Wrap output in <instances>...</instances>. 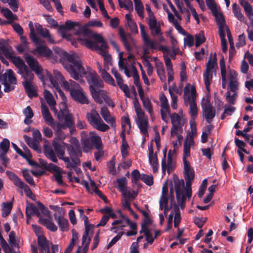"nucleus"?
Masks as SVG:
<instances>
[{
    "label": "nucleus",
    "mask_w": 253,
    "mask_h": 253,
    "mask_svg": "<svg viewBox=\"0 0 253 253\" xmlns=\"http://www.w3.org/2000/svg\"><path fill=\"white\" fill-rule=\"evenodd\" d=\"M148 150L149 161L150 164L152 166L153 172L154 173H156L158 171L159 168V164L157 156L156 153H154L152 145H151L149 147Z\"/></svg>",
    "instance_id": "nucleus-36"
},
{
    "label": "nucleus",
    "mask_w": 253,
    "mask_h": 253,
    "mask_svg": "<svg viewBox=\"0 0 253 253\" xmlns=\"http://www.w3.org/2000/svg\"><path fill=\"white\" fill-rule=\"evenodd\" d=\"M174 196L173 192V188H170L169 192V187L167 182H165L162 187V195L161 196L159 205L161 210H164V214H159L160 224L163 225L165 220V216L167 214L168 211L171 208L174 204Z\"/></svg>",
    "instance_id": "nucleus-5"
},
{
    "label": "nucleus",
    "mask_w": 253,
    "mask_h": 253,
    "mask_svg": "<svg viewBox=\"0 0 253 253\" xmlns=\"http://www.w3.org/2000/svg\"><path fill=\"white\" fill-rule=\"evenodd\" d=\"M3 16L9 20H14L18 19L17 16L14 15L11 11L7 8H2L0 11Z\"/></svg>",
    "instance_id": "nucleus-60"
},
{
    "label": "nucleus",
    "mask_w": 253,
    "mask_h": 253,
    "mask_svg": "<svg viewBox=\"0 0 253 253\" xmlns=\"http://www.w3.org/2000/svg\"><path fill=\"white\" fill-rule=\"evenodd\" d=\"M4 3H8L11 9L16 12L18 10L19 5V0H0Z\"/></svg>",
    "instance_id": "nucleus-59"
},
{
    "label": "nucleus",
    "mask_w": 253,
    "mask_h": 253,
    "mask_svg": "<svg viewBox=\"0 0 253 253\" xmlns=\"http://www.w3.org/2000/svg\"><path fill=\"white\" fill-rule=\"evenodd\" d=\"M117 182L118 184V189L121 193L127 188L126 187L127 179L126 177L119 178L117 180Z\"/></svg>",
    "instance_id": "nucleus-62"
},
{
    "label": "nucleus",
    "mask_w": 253,
    "mask_h": 253,
    "mask_svg": "<svg viewBox=\"0 0 253 253\" xmlns=\"http://www.w3.org/2000/svg\"><path fill=\"white\" fill-rule=\"evenodd\" d=\"M212 14L215 17L218 26L226 24L225 20L223 15L221 12L220 8L216 10L215 12H212Z\"/></svg>",
    "instance_id": "nucleus-58"
},
{
    "label": "nucleus",
    "mask_w": 253,
    "mask_h": 253,
    "mask_svg": "<svg viewBox=\"0 0 253 253\" xmlns=\"http://www.w3.org/2000/svg\"><path fill=\"white\" fill-rule=\"evenodd\" d=\"M6 174L15 186L21 189H23L26 196L31 199H33L34 196L31 190L20 178L13 172L8 170L6 171Z\"/></svg>",
    "instance_id": "nucleus-17"
},
{
    "label": "nucleus",
    "mask_w": 253,
    "mask_h": 253,
    "mask_svg": "<svg viewBox=\"0 0 253 253\" xmlns=\"http://www.w3.org/2000/svg\"><path fill=\"white\" fill-rule=\"evenodd\" d=\"M169 117L172 124L170 137L173 138L176 137L177 141L180 142L183 138L181 133L183 131V126L187 123V119L185 116L177 115L176 113L171 114Z\"/></svg>",
    "instance_id": "nucleus-8"
},
{
    "label": "nucleus",
    "mask_w": 253,
    "mask_h": 253,
    "mask_svg": "<svg viewBox=\"0 0 253 253\" xmlns=\"http://www.w3.org/2000/svg\"><path fill=\"white\" fill-rule=\"evenodd\" d=\"M237 90H235V91H231V90L230 89V90H228L227 92V94L226 96V100L229 104H235L237 96Z\"/></svg>",
    "instance_id": "nucleus-57"
},
{
    "label": "nucleus",
    "mask_w": 253,
    "mask_h": 253,
    "mask_svg": "<svg viewBox=\"0 0 253 253\" xmlns=\"http://www.w3.org/2000/svg\"><path fill=\"white\" fill-rule=\"evenodd\" d=\"M97 65L101 76L105 81V82L111 85L115 86L116 84L114 80L112 78L110 75L105 70V69L102 68L101 65L99 63H97Z\"/></svg>",
    "instance_id": "nucleus-38"
},
{
    "label": "nucleus",
    "mask_w": 253,
    "mask_h": 253,
    "mask_svg": "<svg viewBox=\"0 0 253 253\" xmlns=\"http://www.w3.org/2000/svg\"><path fill=\"white\" fill-rule=\"evenodd\" d=\"M39 222L45 226L48 230L54 232L57 230V227L51 220V218L46 219L40 217L39 220Z\"/></svg>",
    "instance_id": "nucleus-43"
},
{
    "label": "nucleus",
    "mask_w": 253,
    "mask_h": 253,
    "mask_svg": "<svg viewBox=\"0 0 253 253\" xmlns=\"http://www.w3.org/2000/svg\"><path fill=\"white\" fill-rule=\"evenodd\" d=\"M86 75V79L89 84L90 91L92 89L96 88H102L103 87V83L100 79L97 73L91 69L90 67L86 68V71L84 70V74L79 76L81 77L84 75Z\"/></svg>",
    "instance_id": "nucleus-14"
},
{
    "label": "nucleus",
    "mask_w": 253,
    "mask_h": 253,
    "mask_svg": "<svg viewBox=\"0 0 253 253\" xmlns=\"http://www.w3.org/2000/svg\"><path fill=\"white\" fill-rule=\"evenodd\" d=\"M38 244L40 253H55L58 250V247L56 245H52L50 250L51 244L43 235H39Z\"/></svg>",
    "instance_id": "nucleus-21"
},
{
    "label": "nucleus",
    "mask_w": 253,
    "mask_h": 253,
    "mask_svg": "<svg viewBox=\"0 0 253 253\" xmlns=\"http://www.w3.org/2000/svg\"><path fill=\"white\" fill-rule=\"evenodd\" d=\"M213 126L212 125H209L204 127V131L201 135V142L203 143H206L208 138L209 135L211 134V131L213 129Z\"/></svg>",
    "instance_id": "nucleus-52"
},
{
    "label": "nucleus",
    "mask_w": 253,
    "mask_h": 253,
    "mask_svg": "<svg viewBox=\"0 0 253 253\" xmlns=\"http://www.w3.org/2000/svg\"><path fill=\"white\" fill-rule=\"evenodd\" d=\"M232 7L233 12L235 17L237 18L238 20L240 21H243L244 19V16L243 14L241 13L239 7L237 5L236 3H234L232 5Z\"/></svg>",
    "instance_id": "nucleus-63"
},
{
    "label": "nucleus",
    "mask_w": 253,
    "mask_h": 253,
    "mask_svg": "<svg viewBox=\"0 0 253 253\" xmlns=\"http://www.w3.org/2000/svg\"><path fill=\"white\" fill-rule=\"evenodd\" d=\"M192 1H193V0H184V1L186 7L189 8V9L191 10L192 15H193L194 19L196 21L197 23L199 24L200 23V19L199 17V15L197 14L195 8L192 6V5L191 3Z\"/></svg>",
    "instance_id": "nucleus-54"
},
{
    "label": "nucleus",
    "mask_w": 253,
    "mask_h": 253,
    "mask_svg": "<svg viewBox=\"0 0 253 253\" xmlns=\"http://www.w3.org/2000/svg\"><path fill=\"white\" fill-rule=\"evenodd\" d=\"M63 87L70 91L72 97L81 104H88V100L85 93L78 84L70 80L69 82L63 83Z\"/></svg>",
    "instance_id": "nucleus-9"
},
{
    "label": "nucleus",
    "mask_w": 253,
    "mask_h": 253,
    "mask_svg": "<svg viewBox=\"0 0 253 253\" xmlns=\"http://www.w3.org/2000/svg\"><path fill=\"white\" fill-rule=\"evenodd\" d=\"M12 62L19 69L18 73L25 69L27 67L24 62L19 57H12Z\"/></svg>",
    "instance_id": "nucleus-55"
},
{
    "label": "nucleus",
    "mask_w": 253,
    "mask_h": 253,
    "mask_svg": "<svg viewBox=\"0 0 253 253\" xmlns=\"http://www.w3.org/2000/svg\"><path fill=\"white\" fill-rule=\"evenodd\" d=\"M67 101H62L59 106L60 111L57 114V118L60 121L64 120V123L60 122L54 123V122L51 126L54 131L62 130L68 127L72 133L73 130L72 127L74 125V121L71 114L69 113L67 109Z\"/></svg>",
    "instance_id": "nucleus-6"
},
{
    "label": "nucleus",
    "mask_w": 253,
    "mask_h": 253,
    "mask_svg": "<svg viewBox=\"0 0 253 253\" xmlns=\"http://www.w3.org/2000/svg\"><path fill=\"white\" fill-rule=\"evenodd\" d=\"M86 117L89 124L98 130L105 132L110 128L101 118L99 113L95 109H92L87 112Z\"/></svg>",
    "instance_id": "nucleus-12"
},
{
    "label": "nucleus",
    "mask_w": 253,
    "mask_h": 253,
    "mask_svg": "<svg viewBox=\"0 0 253 253\" xmlns=\"http://www.w3.org/2000/svg\"><path fill=\"white\" fill-rule=\"evenodd\" d=\"M72 237L70 244L64 251V253H70L72 251L75 244L78 242L79 239L78 233L75 230H72Z\"/></svg>",
    "instance_id": "nucleus-42"
},
{
    "label": "nucleus",
    "mask_w": 253,
    "mask_h": 253,
    "mask_svg": "<svg viewBox=\"0 0 253 253\" xmlns=\"http://www.w3.org/2000/svg\"><path fill=\"white\" fill-rule=\"evenodd\" d=\"M53 50L49 59L53 62H61L72 78L78 80L80 76L84 74V68L77 54H69L57 46L53 47Z\"/></svg>",
    "instance_id": "nucleus-2"
},
{
    "label": "nucleus",
    "mask_w": 253,
    "mask_h": 253,
    "mask_svg": "<svg viewBox=\"0 0 253 253\" xmlns=\"http://www.w3.org/2000/svg\"><path fill=\"white\" fill-rule=\"evenodd\" d=\"M85 230L82 237V246H79L76 253H86L88 250V245L90 241V237L89 234L92 233V225L87 223H84Z\"/></svg>",
    "instance_id": "nucleus-20"
},
{
    "label": "nucleus",
    "mask_w": 253,
    "mask_h": 253,
    "mask_svg": "<svg viewBox=\"0 0 253 253\" xmlns=\"http://www.w3.org/2000/svg\"><path fill=\"white\" fill-rule=\"evenodd\" d=\"M189 104V111L191 119H196L198 115L197 107L195 101H191L187 102Z\"/></svg>",
    "instance_id": "nucleus-56"
},
{
    "label": "nucleus",
    "mask_w": 253,
    "mask_h": 253,
    "mask_svg": "<svg viewBox=\"0 0 253 253\" xmlns=\"http://www.w3.org/2000/svg\"><path fill=\"white\" fill-rule=\"evenodd\" d=\"M23 85L30 97H32L37 95L36 89L32 84V83H23Z\"/></svg>",
    "instance_id": "nucleus-48"
},
{
    "label": "nucleus",
    "mask_w": 253,
    "mask_h": 253,
    "mask_svg": "<svg viewBox=\"0 0 253 253\" xmlns=\"http://www.w3.org/2000/svg\"><path fill=\"white\" fill-rule=\"evenodd\" d=\"M79 40L82 44L85 45L91 50L96 51L101 55L104 60L105 68L109 69L112 65V58L107 51V43L102 36L98 34H94L91 31L82 30Z\"/></svg>",
    "instance_id": "nucleus-3"
},
{
    "label": "nucleus",
    "mask_w": 253,
    "mask_h": 253,
    "mask_svg": "<svg viewBox=\"0 0 253 253\" xmlns=\"http://www.w3.org/2000/svg\"><path fill=\"white\" fill-rule=\"evenodd\" d=\"M112 225L113 227L111 228V230L114 233H117L118 231L117 229H119L123 231L124 228L127 225L129 226L132 230L136 231L137 229L136 224L134 222H131L125 215H122L121 219L115 220L112 223Z\"/></svg>",
    "instance_id": "nucleus-16"
},
{
    "label": "nucleus",
    "mask_w": 253,
    "mask_h": 253,
    "mask_svg": "<svg viewBox=\"0 0 253 253\" xmlns=\"http://www.w3.org/2000/svg\"><path fill=\"white\" fill-rule=\"evenodd\" d=\"M43 96L44 99L50 106V109L54 111L55 114H57V110L54 107L56 102L52 94L46 89H45L43 91Z\"/></svg>",
    "instance_id": "nucleus-39"
},
{
    "label": "nucleus",
    "mask_w": 253,
    "mask_h": 253,
    "mask_svg": "<svg viewBox=\"0 0 253 253\" xmlns=\"http://www.w3.org/2000/svg\"><path fill=\"white\" fill-rule=\"evenodd\" d=\"M3 55L6 58H11L13 55V50L11 47L4 40H0V58Z\"/></svg>",
    "instance_id": "nucleus-34"
},
{
    "label": "nucleus",
    "mask_w": 253,
    "mask_h": 253,
    "mask_svg": "<svg viewBox=\"0 0 253 253\" xmlns=\"http://www.w3.org/2000/svg\"><path fill=\"white\" fill-rule=\"evenodd\" d=\"M143 42L145 45L151 49L162 51L164 54V60L166 59V58L169 57V48L168 47L162 45L156 41L149 38Z\"/></svg>",
    "instance_id": "nucleus-22"
},
{
    "label": "nucleus",
    "mask_w": 253,
    "mask_h": 253,
    "mask_svg": "<svg viewBox=\"0 0 253 253\" xmlns=\"http://www.w3.org/2000/svg\"><path fill=\"white\" fill-rule=\"evenodd\" d=\"M48 78L50 82L51 87L55 89L54 91H56L59 93L62 101H67L66 97L60 89L59 85L60 84H62L63 86V83L67 82L64 80V77L57 70H54L52 75L48 74Z\"/></svg>",
    "instance_id": "nucleus-13"
},
{
    "label": "nucleus",
    "mask_w": 253,
    "mask_h": 253,
    "mask_svg": "<svg viewBox=\"0 0 253 253\" xmlns=\"http://www.w3.org/2000/svg\"><path fill=\"white\" fill-rule=\"evenodd\" d=\"M100 114L103 120L108 124L111 127L115 128L116 126L115 117L111 114L108 108L106 107L101 108L100 110Z\"/></svg>",
    "instance_id": "nucleus-33"
},
{
    "label": "nucleus",
    "mask_w": 253,
    "mask_h": 253,
    "mask_svg": "<svg viewBox=\"0 0 253 253\" xmlns=\"http://www.w3.org/2000/svg\"><path fill=\"white\" fill-rule=\"evenodd\" d=\"M26 213L27 216H30L32 215L35 214L38 217H41V212L39 208H38L33 205H30L26 207Z\"/></svg>",
    "instance_id": "nucleus-49"
},
{
    "label": "nucleus",
    "mask_w": 253,
    "mask_h": 253,
    "mask_svg": "<svg viewBox=\"0 0 253 253\" xmlns=\"http://www.w3.org/2000/svg\"><path fill=\"white\" fill-rule=\"evenodd\" d=\"M197 134V130H191L187 132V137L183 145V152H185L186 155L190 153L191 147L194 145V137Z\"/></svg>",
    "instance_id": "nucleus-31"
},
{
    "label": "nucleus",
    "mask_w": 253,
    "mask_h": 253,
    "mask_svg": "<svg viewBox=\"0 0 253 253\" xmlns=\"http://www.w3.org/2000/svg\"><path fill=\"white\" fill-rule=\"evenodd\" d=\"M0 81L4 85V91L8 92L14 89L13 85L17 84V80L13 71L9 69L0 76Z\"/></svg>",
    "instance_id": "nucleus-15"
},
{
    "label": "nucleus",
    "mask_w": 253,
    "mask_h": 253,
    "mask_svg": "<svg viewBox=\"0 0 253 253\" xmlns=\"http://www.w3.org/2000/svg\"><path fill=\"white\" fill-rule=\"evenodd\" d=\"M143 107L146 111L149 114L151 119L153 120L154 119V114L151 101L149 98L143 99L142 101Z\"/></svg>",
    "instance_id": "nucleus-44"
},
{
    "label": "nucleus",
    "mask_w": 253,
    "mask_h": 253,
    "mask_svg": "<svg viewBox=\"0 0 253 253\" xmlns=\"http://www.w3.org/2000/svg\"><path fill=\"white\" fill-rule=\"evenodd\" d=\"M240 3L244 8L248 17L253 16V9L252 5L246 0H240Z\"/></svg>",
    "instance_id": "nucleus-51"
},
{
    "label": "nucleus",
    "mask_w": 253,
    "mask_h": 253,
    "mask_svg": "<svg viewBox=\"0 0 253 253\" xmlns=\"http://www.w3.org/2000/svg\"><path fill=\"white\" fill-rule=\"evenodd\" d=\"M20 75H22V77L24 78V81L23 83H31L32 81L33 80L34 78V74L32 72V71H30L28 67H27L26 69L22 70L21 72L19 73Z\"/></svg>",
    "instance_id": "nucleus-45"
},
{
    "label": "nucleus",
    "mask_w": 253,
    "mask_h": 253,
    "mask_svg": "<svg viewBox=\"0 0 253 253\" xmlns=\"http://www.w3.org/2000/svg\"><path fill=\"white\" fill-rule=\"evenodd\" d=\"M76 26H78L79 29V31L77 33V35H78L79 37L77 39L79 42H80V43L82 44L81 42L79 40V37H80V35L82 34V30H88L84 28L80 27L77 23L72 22L70 20L67 21L65 25H61L58 29V32L61 35L62 37L64 38H66L69 39L70 38V35L68 34L69 30H70L72 29H75ZM89 31H90L89 30Z\"/></svg>",
    "instance_id": "nucleus-18"
},
{
    "label": "nucleus",
    "mask_w": 253,
    "mask_h": 253,
    "mask_svg": "<svg viewBox=\"0 0 253 253\" xmlns=\"http://www.w3.org/2000/svg\"><path fill=\"white\" fill-rule=\"evenodd\" d=\"M167 150L165 149L164 151V159L162 161V168L163 172H165L166 170L168 173L170 172L175 167V163L173 158H170V156H168L167 164L166 163V155Z\"/></svg>",
    "instance_id": "nucleus-35"
},
{
    "label": "nucleus",
    "mask_w": 253,
    "mask_h": 253,
    "mask_svg": "<svg viewBox=\"0 0 253 253\" xmlns=\"http://www.w3.org/2000/svg\"><path fill=\"white\" fill-rule=\"evenodd\" d=\"M184 96L185 102L195 101L197 96L195 86L187 84L184 88Z\"/></svg>",
    "instance_id": "nucleus-32"
},
{
    "label": "nucleus",
    "mask_w": 253,
    "mask_h": 253,
    "mask_svg": "<svg viewBox=\"0 0 253 253\" xmlns=\"http://www.w3.org/2000/svg\"><path fill=\"white\" fill-rule=\"evenodd\" d=\"M224 70L223 73L221 72L222 79H223V75H224L225 79L229 82V88L231 91L238 90L239 84L236 72L229 67L224 69Z\"/></svg>",
    "instance_id": "nucleus-19"
},
{
    "label": "nucleus",
    "mask_w": 253,
    "mask_h": 253,
    "mask_svg": "<svg viewBox=\"0 0 253 253\" xmlns=\"http://www.w3.org/2000/svg\"><path fill=\"white\" fill-rule=\"evenodd\" d=\"M129 148L128 145L125 138L122 140V144L121 147V151L122 157L125 158L128 155V149Z\"/></svg>",
    "instance_id": "nucleus-64"
},
{
    "label": "nucleus",
    "mask_w": 253,
    "mask_h": 253,
    "mask_svg": "<svg viewBox=\"0 0 253 253\" xmlns=\"http://www.w3.org/2000/svg\"><path fill=\"white\" fill-rule=\"evenodd\" d=\"M203 116L209 124L212 122L213 118L215 116V110L209 102H206L202 105Z\"/></svg>",
    "instance_id": "nucleus-25"
},
{
    "label": "nucleus",
    "mask_w": 253,
    "mask_h": 253,
    "mask_svg": "<svg viewBox=\"0 0 253 253\" xmlns=\"http://www.w3.org/2000/svg\"><path fill=\"white\" fill-rule=\"evenodd\" d=\"M25 60L30 68L39 76L41 80L44 81L42 75L43 69L38 60L30 55L25 56Z\"/></svg>",
    "instance_id": "nucleus-23"
},
{
    "label": "nucleus",
    "mask_w": 253,
    "mask_h": 253,
    "mask_svg": "<svg viewBox=\"0 0 253 253\" xmlns=\"http://www.w3.org/2000/svg\"><path fill=\"white\" fill-rule=\"evenodd\" d=\"M100 88L92 89L91 94L94 101L99 104L103 103V99L107 95V92L104 90L100 89Z\"/></svg>",
    "instance_id": "nucleus-37"
},
{
    "label": "nucleus",
    "mask_w": 253,
    "mask_h": 253,
    "mask_svg": "<svg viewBox=\"0 0 253 253\" xmlns=\"http://www.w3.org/2000/svg\"><path fill=\"white\" fill-rule=\"evenodd\" d=\"M153 36H161L162 35L161 25L156 17L146 20Z\"/></svg>",
    "instance_id": "nucleus-27"
},
{
    "label": "nucleus",
    "mask_w": 253,
    "mask_h": 253,
    "mask_svg": "<svg viewBox=\"0 0 253 253\" xmlns=\"http://www.w3.org/2000/svg\"><path fill=\"white\" fill-rule=\"evenodd\" d=\"M133 103L136 115L135 117V122L141 133L145 138V137L148 136V130L150 128L148 117L145 115L144 111L142 109L136 98L133 99Z\"/></svg>",
    "instance_id": "nucleus-7"
},
{
    "label": "nucleus",
    "mask_w": 253,
    "mask_h": 253,
    "mask_svg": "<svg viewBox=\"0 0 253 253\" xmlns=\"http://www.w3.org/2000/svg\"><path fill=\"white\" fill-rule=\"evenodd\" d=\"M42 113L45 123L49 126L52 125L53 122V119L47 107L43 105L42 103Z\"/></svg>",
    "instance_id": "nucleus-40"
},
{
    "label": "nucleus",
    "mask_w": 253,
    "mask_h": 253,
    "mask_svg": "<svg viewBox=\"0 0 253 253\" xmlns=\"http://www.w3.org/2000/svg\"><path fill=\"white\" fill-rule=\"evenodd\" d=\"M124 52H120L119 53V68L120 70L124 71L125 74L127 77H133L134 84L138 88L139 86L141 85L139 82L137 69L135 66L134 56L130 54L126 58H124Z\"/></svg>",
    "instance_id": "nucleus-4"
},
{
    "label": "nucleus",
    "mask_w": 253,
    "mask_h": 253,
    "mask_svg": "<svg viewBox=\"0 0 253 253\" xmlns=\"http://www.w3.org/2000/svg\"><path fill=\"white\" fill-rule=\"evenodd\" d=\"M43 42H44L40 39L39 42L37 44L35 43L36 48L32 51V53L40 56H45L49 59V56L51 55V50L46 46L42 45Z\"/></svg>",
    "instance_id": "nucleus-26"
},
{
    "label": "nucleus",
    "mask_w": 253,
    "mask_h": 253,
    "mask_svg": "<svg viewBox=\"0 0 253 253\" xmlns=\"http://www.w3.org/2000/svg\"><path fill=\"white\" fill-rule=\"evenodd\" d=\"M134 3L135 10L137 15L141 18L144 17V6L141 0H133Z\"/></svg>",
    "instance_id": "nucleus-47"
},
{
    "label": "nucleus",
    "mask_w": 253,
    "mask_h": 253,
    "mask_svg": "<svg viewBox=\"0 0 253 253\" xmlns=\"http://www.w3.org/2000/svg\"><path fill=\"white\" fill-rule=\"evenodd\" d=\"M122 194L125 199L131 201L136 198L138 195V192L127 188Z\"/></svg>",
    "instance_id": "nucleus-50"
},
{
    "label": "nucleus",
    "mask_w": 253,
    "mask_h": 253,
    "mask_svg": "<svg viewBox=\"0 0 253 253\" xmlns=\"http://www.w3.org/2000/svg\"><path fill=\"white\" fill-rule=\"evenodd\" d=\"M44 152L47 158L51 160L54 163H57L58 160L56 155L50 146H46L44 148Z\"/></svg>",
    "instance_id": "nucleus-53"
},
{
    "label": "nucleus",
    "mask_w": 253,
    "mask_h": 253,
    "mask_svg": "<svg viewBox=\"0 0 253 253\" xmlns=\"http://www.w3.org/2000/svg\"><path fill=\"white\" fill-rule=\"evenodd\" d=\"M164 60L168 74V83H170L173 80L172 63L169 57L166 58V59Z\"/></svg>",
    "instance_id": "nucleus-41"
},
{
    "label": "nucleus",
    "mask_w": 253,
    "mask_h": 253,
    "mask_svg": "<svg viewBox=\"0 0 253 253\" xmlns=\"http://www.w3.org/2000/svg\"><path fill=\"white\" fill-rule=\"evenodd\" d=\"M55 220L57 221L58 226L62 231H67L68 230V221L63 216L60 215L57 217H55Z\"/></svg>",
    "instance_id": "nucleus-46"
},
{
    "label": "nucleus",
    "mask_w": 253,
    "mask_h": 253,
    "mask_svg": "<svg viewBox=\"0 0 253 253\" xmlns=\"http://www.w3.org/2000/svg\"><path fill=\"white\" fill-rule=\"evenodd\" d=\"M190 156V153H188L186 155L185 152H183V161L186 186H184V181L183 179L176 177L174 178L173 185H172L170 187L173 188V191L174 190L177 203L181 209L185 207L186 198H190L192 196L191 185L192 181L194 178V171L187 160Z\"/></svg>",
    "instance_id": "nucleus-1"
},
{
    "label": "nucleus",
    "mask_w": 253,
    "mask_h": 253,
    "mask_svg": "<svg viewBox=\"0 0 253 253\" xmlns=\"http://www.w3.org/2000/svg\"><path fill=\"white\" fill-rule=\"evenodd\" d=\"M151 59L155 62L157 74L159 79L162 82H166L167 78L163 62L156 57H152Z\"/></svg>",
    "instance_id": "nucleus-29"
},
{
    "label": "nucleus",
    "mask_w": 253,
    "mask_h": 253,
    "mask_svg": "<svg viewBox=\"0 0 253 253\" xmlns=\"http://www.w3.org/2000/svg\"><path fill=\"white\" fill-rule=\"evenodd\" d=\"M119 35L126 49L128 52V55L131 54L132 49L135 46V41L131 36L130 35H126L124 32L119 31ZM133 55V54H132Z\"/></svg>",
    "instance_id": "nucleus-24"
},
{
    "label": "nucleus",
    "mask_w": 253,
    "mask_h": 253,
    "mask_svg": "<svg viewBox=\"0 0 253 253\" xmlns=\"http://www.w3.org/2000/svg\"><path fill=\"white\" fill-rule=\"evenodd\" d=\"M82 142L84 146L87 149H91L94 145L96 149L101 148L102 144L101 138L95 132L90 131L89 133V137L87 133L85 131H83L81 133Z\"/></svg>",
    "instance_id": "nucleus-10"
},
{
    "label": "nucleus",
    "mask_w": 253,
    "mask_h": 253,
    "mask_svg": "<svg viewBox=\"0 0 253 253\" xmlns=\"http://www.w3.org/2000/svg\"><path fill=\"white\" fill-rule=\"evenodd\" d=\"M53 146L55 149V152L57 153L58 158L60 159L63 160L66 164L67 168H70L73 167L72 165L70 162L69 158L68 157H64V151L59 143L57 141V139L53 140L52 142Z\"/></svg>",
    "instance_id": "nucleus-30"
},
{
    "label": "nucleus",
    "mask_w": 253,
    "mask_h": 253,
    "mask_svg": "<svg viewBox=\"0 0 253 253\" xmlns=\"http://www.w3.org/2000/svg\"><path fill=\"white\" fill-rule=\"evenodd\" d=\"M111 72L112 74L114 76L116 80L117 81V83L120 88L123 90V91L125 93V95L127 97H131L129 89L127 85L126 84H124L123 80L120 75V74L118 72L117 70L115 68H112L111 70Z\"/></svg>",
    "instance_id": "nucleus-28"
},
{
    "label": "nucleus",
    "mask_w": 253,
    "mask_h": 253,
    "mask_svg": "<svg viewBox=\"0 0 253 253\" xmlns=\"http://www.w3.org/2000/svg\"><path fill=\"white\" fill-rule=\"evenodd\" d=\"M217 68L216 55L214 53L209 57L206 63V70L204 73V80L206 88L209 90L213 77V74Z\"/></svg>",
    "instance_id": "nucleus-11"
},
{
    "label": "nucleus",
    "mask_w": 253,
    "mask_h": 253,
    "mask_svg": "<svg viewBox=\"0 0 253 253\" xmlns=\"http://www.w3.org/2000/svg\"><path fill=\"white\" fill-rule=\"evenodd\" d=\"M140 232V233H143L145 234L146 237V240L148 243L150 244L153 243L154 238L152 237V234L149 230L148 228H147L145 225H143Z\"/></svg>",
    "instance_id": "nucleus-61"
}]
</instances>
